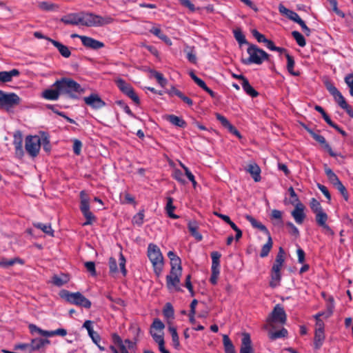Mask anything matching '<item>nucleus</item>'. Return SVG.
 <instances>
[{
	"mask_svg": "<svg viewBox=\"0 0 353 353\" xmlns=\"http://www.w3.org/2000/svg\"><path fill=\"white\" fill-rule=\"evenodd\" d=\"M52 87L59 88L61 95H66L71 99H78V95L85 92L79 83L67 77L57 80Z\"/></svg>",
	"mask_w": 353,
	"mask_h": 353,
	"instance_id": "obj_1",
	"label": "nucleus"
},
{
	"mask_svg": "<svg viewBox=\"0 0 353 353\" xmlns=\"http://www.w3.org/2000/svg\"><path fill=\"white\" fill-rule=\"evenodd\" d=\"M247 52L249 57L248 58H241V62L244 65H250L252 63L261 65L264 61H268L270 57L263 50L252 43L249 44Z\"/></svg>",
	"mask_w": 353,
	"mask_h": 353,
	"instance_id": "obj_2",
	"label": "nucleus"
},
{
	"mask_svg": "<svg viewBox=\"0 0 353 353\" xmlns=\"http://www.w3.org/2000/svg\"><path fill=\"white\" fill-rule=\"evenodd\" d=\"M148 256L152 264L155 274L159 276L164 265L163 256L159 248L155 244L150 243L148 247Z\"/></svg>",
	"mask_w": 353,
	"mask_h": 353,
	"instance_id": "obj_3",
	"label": "nucleus"
},
{
	"mask_svg": "<svg viewBox=\"0 0 353 353\" xmlns=\"http://www.w3.org/2000/svg\"><path fill=\"white\" fill-rule=\"evenodd\" d=\"M81 25L87 27H97L110 24L113 21L111 17H101L92 12H81Z\"/></svg>",
	"mask_w": 353,
	"mask_h": 353,
	"instance_id": "obj_4",
	"label": "nucleus"
},
{
	"mask_svg": "<svg viewBox=\"0 0 353 353\" xmlns=\"http://www.w3.org/2000/svg\"><path fill=\"white\" fill-rule=\"evenodd\" d=\"M59 296L61 299L70 304L83 307L86 309H90L91 307V301L79 292H70L68 290H62L59 292Z\"/></svg>",
	"mask_w": 353,
	"mask_h": 353,
	"instance_id": "obj_5",
	"label": "nucleus"
},
{
	"mask_svg": "<svg viewBox=\"0 0 353 353\" xmlns=\"http://www.w3.org/2000/svg\"><path fill=\"white\" fill-rule=\"evenodd\" d=\"M245 219L251 223L253 228H258L259 230L263 232L266 235H268V241L265 245H263L260 253V256L261 258L266 257L270 252L273 245L272 239L269 230L265 227V225L262 224L261 222H259L253 216L247 214L245 215Z\"/></svg>",
	"mask_w": 353,
	"mask_h": 353,
	"instance_id": "obj_6",
	"label": "nucleus"
},
{
	"mask_svg": "<svg viewBox=\"0 0 353 353\" xmlns=\"http://www.w3.org/2000/svg\"><path fill=\"white\" fill-rule=\"evenodd\" d=\"M286 314L283 309V307L277 304L274 307L272 312L270 314L267 319V325L265 327L267 329L268 327L274 328V324H284L286 322Z\"/></svg>",
	"mask_w": 353,
	"mask_h": 353,
	"instance_id": "obj_7",
	"label": "nucleus"
},
{
	"mask_svg": "<svg viewBox=\"0 0 353 353\" xmlns=\"http://www.w3.org/2000/svg\"><path fill=\"white\" fill-rule=\"evenodd\" d=\"M81 203L80 210L86 219V221L83 223V225H91L96 220V217L90 210L89 197L85 191L80 192Z\"/></svg>",
	"mask_w": 353,
	"mask_h": 353,
	"instance_id": "obj_8",
	"label": "nucleus"
},
{
	"mask_svg": "<svg viewBox=\"0 0 353 353\" xmlns=\"http://www.w3.org/2000/svg\"><path fill=\"white\" fill-rule=\"evenodd\" d=\"M41 146V140L38 135L27 136L26 138V150L32 158L37 157Z\"/></svg>",
	"mask_w": 353,
	"mask_h": 353,
	"instance_id": "obj_9",
	"label": "nucleus"
},
{
	"mask_svg": "<svg viewBox=\"0 0 353 353\" xmlns=\"http://www.w3.org/2000/svg\"><path fill=\"white\" fill-rule=\"evenodd\" d=\"M20 97L14 93H6L0 90V107L8 110L19 104Z\"/></svg>",
	"mask_w": 353,
	"mask_h": 353,
	"instance_id": "obj_10",
	"label": "nucleus"
},
{
	"mask_svg": "<svg viewBox=\"0 0 353 353\" xmlns=\"http://www.w3.org/2000/svg\"><path fill=\"white\" fill-rule=\"evenodd\" d=\"M182 268H171L170 274L166 276V284L168 290L175 289L180 291L179 285L180 283V276H181Z\"/></svg>",
	"mask_w": 353,
	"mask_h": 353,
	"instance_id": "obj_11",
	"label": "nucleus"
},
{
	"mask_svg": "<svg viewBox=\"0 0 353 353\" xmlns=\"http://www.w3.org/2000/svg\"><path fill=\"white\" fill-rule=\"evenodd\" d=\"M115 83L119 90L129 98H130L137 105L140 103L139 97L135 93L132 85L122 79H118Z\"/></svg>",
	"mask_w": 353,
	"mask_h": 353,
	"instance_id": "obj_12",
	"label": "nucleus"
},
{
	"mask_svg": "<svg viewBox=\"0 0 353 353\" xmlns=\"http://www.w3.org/2000/svg\"><path fill=\"white\" fill-rule=\"evenodd\" d=\"M307 131L309 132V134L312 137V138L319 143L322 147L329 153V154L332 157H336L339 156L337 153L333 152L332 148L330 145L327 143L325 137L321 134H319L314 132L312 130L306 128Z\"/></svg>",
	"mask_w": 353,
	"mask_h": 353,
	"instance_id": "obj_13",
	"label": "nucleus"
},
{
	"mask_svg": "<svg viewBox=\"0 0 353 353\" xmlns=\"http://www.w3.org/2000/svg\"><path fill=\"white\" fill-rule=\"evenodd\" d=\"M83 101L86 105L93 109H100L106 105L97 93H92L88 97H85Z\"/></svg>",
	"mask_w": 353,
	"mask_h": 353,
	"instance_id": "obj_14",
	"label": "nucleus"
},
{
	"mask_svg": "<svg viewBox=\"0 0 353 353\" xmlns=\"http://www.w3.org/2000/svg\"><path fill=\"white\" fill-rule=\"evenodd\" d=\"M82 44L87 48L92 50H99L104 47V43L101 41L96 40L92 37L87 36H79Z\"/></svg>",
	"mask_w": 353,
	"mask_h": 353,
	"instance_id": "obj_15",
	"label": "nucleus"
},
{
	"mask_svg": "<svg viewBox=\"0 0 353 353\" xmlns=\"http://www.w3.org/2000/svg\"><path fill=\"white\" fill-rule=\"evenodd\" d=\"M334 101L337 103V104L343 110H345L347 114L352 118H353V110L352 107L346 102L345 98L342 95V94L339 90L332 95Z\"/></svg>",
	"mask_w": 353,
	"mask_h": 353,
	"instance_id": "obj_16",
	"label": "nucleus"
},
{
	"mask_svg": "<svg viewBox=\"0 0 353 353\" xmlns=\"http://www.w3.org/2000/svg\"><path fill=\"white\" fill-rule=\"evenodd\" d=\"M303 210L304 205L301 203H297L294 210L292 212V216L298 224H301L305 218Z\"/></svg>",
	"mask_w": 353,
	"mask_h": 353,
	"instance_id": "obj_17",
	"label": "nucleus"
},
{
	"mask_svg": "<svg viewBox=\"0 0 353 353\" xmlns=\"http://www.w3.org/2000/svg\"><path fill=\"white\" fill-rule=\"evenodd\" d=\"M245 171L250 174L254 181H261V168L254 162L249 163L245 168Z\"/></svg>",
	"mask_w": 353,
	"mask_h": 353,
	"instance_id": "obj_18",
	"label": "nucleus"
},
{
	"mask_svg": "<svg viewBox=\"0 0 353 353\" xmlns=\"http://www.w3.org/2000/svg\"><path fill=\"white\" fill-rule=\"evenodd\" d=\"M61 21L67 25L77 26L81 24V13H70L63 16Z\"/></svg>",
	"mask_w": 353,
	"mask_h": 353,
	"instance_id": "obj_19",
	"label": "nucleus"
},
{
	"mask_svg": "<svg viewBox=\"0 0 353 353\" xmlns=\"http://www.w3.org/2000/svg\"><path fill=\"white\" fill-rule=\"evenodd\" d=\"M279 10L281 14L286 16L289 19H290L297 23H299V21L301 20V19L300 18V17L299 16V14L296 12L285 8L282 4L279 5Z\"/></svg>",
	"mask_w": 353,
	"mask_h": 353,
	"instance_id": "obj_20",
	"label": "nucleus"
},
{
	"mask_svg": "<svg viewBox=\"0 0 353 353\" xmlns=\"http://www.w3.org/2000/svg\"><path fill=\"white\" fill-rule=\"evenodd\" d=\"M240 353H253L250 336L248 333L243 334L241 339Z\"/></svg>",
	"mask_w": 353,
	"mask_h": 353,
	"instance_id": "obj_21",
	"label": "nucleus"
},
{
	"mask_svg": "<svg viewBox=\"0 0 353 353\" xmlns=\"http://www.w3.org/2000/svg\"><path fill=\"white\" fill-rule=\"evenodd\" d=\"M48 41H50L53 46L57 48L59 53L65 58H68L70 54V50H69L68 47L62 44L61 43L54 40L51 38H48Z\"/></svg>",
	"mask_w": 353,
	"mask_h": 353,
	"instance_id": "obj_22",
	"label": "nucleus"
},
{
	"mask_svg": "<svg viewBox=\"0 0 353 353\" xmlns=\"http://www.w3.org/2000/svg\"><path fill=\"white\" fill-rule=\"evenodd\" d=\"M188 228L191 235L194 237L196 241H201L203 239V236L198 232L199 223L196 221H189Z\"/></svg>",
	"mask_w": 353,
	"mask_h": 353,
	"instance_id": "obj_23",
	"label": "nucleus"
},
{
	"mask_svg": "<svg viewBox=\"0 0 353 353\" xmlns=\"http://www.w3.org/2000/svg\"><path fill=\"white\" fill-rule=\"evenodd\" d=\"M19 74L20 72L17 69H12L10 71H1L0 72V82H10L14 77H19Z\"/></svg>",
	"mask_w": 353,
	"mask_h": 353,
	"instance_id": "obj_24",
	"label": "nucleus"
},
{
	"mask_svg": "<svg viewBox=\"0 0 353 353\" xmlns=\"http://www.w3.org/2000/svg\"><path fill=\"white\" fill-rule=\"evenodd\" d=\"M13 144L14 145V147H15L16 155L19 158H21L22 157V148H21L22 134L20 131H17L14 134Z\"/></svg>",
	"mask_w": 353,
	"mask_h": 353,
	"instance_id": "obj_25",
	"label": "nucleus"
},
{
	"mask_svg": "<svg viewBox=\"0 0 353 353\" xmlns=\"http://www.w3.org/2000/svg\"><path fill=\"white\" fill-rule=\"evenodd\" d=\"M60 95L61 94L59 92V88H54V89H46L41 94V96L44 99L52 101L57 100Z\"/></svg>",
	"mask_w": 353,
	"mask_h": 353,
	"instance_id": "obj_26",
	"label": "nucleus"
},
{
	"mask_svg": "<svg viewBox=\"0 0 353 353\" xmlns=\"http://www.w3.org/2000/svg\"><path fill=\"white\" fill-rule=\"evenodd\" d=\"M42 347H43L41 339H32L30 344H23V351H28L29 353L32 351L39 350Z\"/></svg>",
	"mask_w": 353,
	"mask_h": 353,
	"instance_id": "obj_27",
	"label": "nucleus"
},
{
	"mask_svg": "<svg viewBox=\"0 0 353 353\" xmlns=\"http://www.w3.org/2000/svg\"><path fill=\"white\" fill-rule=\"evenodd\" d=\"M166 119L172 125L184 128L186 127V122L181 118L174 114H170L166 116Z\"/></svg>",
	"mask_w": 353,
	"mask_h": 353,
	"instance_id": "obj_28",
	"label": "nucleus"
},
{
	"mask_svg": "<svg viewBox=\"0 0 353 353\" xmlns=\"http://www.w3.org/2000/svg\"><path fill=\"white\" fill-rule=\"evenodd\" d=\"M38 6L41 10L47 12H56L59 8V6L58 4L52 3L50 1L39 2Z\"/></svg>",
	"mask_w": 353,
	"mask_h": 353,
	"instance_id": "obj_29",
	"label": "nucleus"
},
{
	"mask_svg": "<svg viewBox=\"0 0 353 353\" xmlns=\"http://www.w3.org/2000/svg\"><path fill=\"white\" fill-rule=\"evenodd\" d=\"M40 140H41V145L43 150L47 153L50 154L52 150V145L50 141V137L48 133L42 132L41 133Z\"/></svg>",
	"mask_w": 353,
	"mask_h": 353,
	"instance_id": "obj_30",
	"label": "nucleus"
},
{
	"mask_svg": "<svg viewBox=\"0 0 353 353\" xmlns=\"http://www.w3.org/2000/svg\"><path fill=\"white\" fill-rule=\"evenodd\" d=\"M325 340V334L324 331L315 330L314 339V348L318 350L319 349Z\"/></svg>",
	"mask_w": 353,
	"mask_h": 353,
	"instance_id": "obj_31",
	"label": "nucleus"
},
{
	"mask_svg": "<svg viewBox=\"0 0 353 353\" xmlns=\"http://www.w3.org/2000/svg\"><path fill=\"white\" fill-rule=\"evenodd\" d=\"M241 85L243 90L248 95L252 97H256L259 96V92L250 84L248 79L244 80V81L241 83Z\"/></svg>",
	"mask_w": 353,
	"mask_h": 353,
	"instance_id": "obj_32",
	"label": "nucleus"
},
{
	"mask_svg": "<svg viewBox=\"0 0 353 353\" xmlns=\"http://www.w3.org/2000/svg\"><path fill=\"white\" fill-rule=\"evenodd\" d=\"M270 276L271 280L270 281V286L272 288L279 286L281 280V272L271 270Z\"/></svg>",
	"mask_w": 353,
	"mask_h": 353,
	"instance_id": "obj_33",
	"label": "nucleus"
},
{
	"mask_svg": "<svg viewBox=\"0 0 353 353\" xmlns=\"http://www.w3.org/2000/svg\"><path fill=\"white\" fill-rule=\"evenodd\" d=\"M174 209L175 206L173 205V199L172 197H168L165 206L167 214L170 218L176 219L179 218V216L173 213Z\"/></svg>",
	"mask_w": 353,
	"mask_h": 353,
	"instance_id": "obj_34",
	"label": "nucleus"
},
{
	"mask_svg": "<svg viewBox=\"0 0 353 353\" xmlns=\"http://www.w3.org/2000/svg\"><path fill=\"white\" fill-rule=\"evenodd\" d=\"M285 57L287 59V69L288 71L293 76L297 77L300 74L299 72L294 71V60L292 56L286 53Z\"/></svg>",
	"mask_w": 353,
	"mask_h": 353,
	"instance_id": "obj_35",
	"label": "nucleus"
},
{
	"mask_svg": "<svg viewBox=\"0 0 353 353\" xmlns=\"http://www.w3.org/2000/svg\"><path fill=\"white\" fill-rule=\"evenodd\" d=\"M168 256L170 260L171 268H177L181 267L180 258L172 251H170L168 253Z\"/></svg>",
	"mask_w": 353,
	"mask_h": 353,
	"instance_id": "obj_36",
	"label": "nucleus"
},
{
	"mask_svg": "<svg viewBox=\"0 0 353 353\" xmlns=\"http://www.w3.org/2000/svg\"><path fill=\"white\" fill-rule=\"evenodd\" d=\"M233 34L235 39L237 41L240 46H241L242 44H247L249 46V44H250L246 40L245 35L243 34L240 28L234 29L233 30Z\"/></svg>",
	"mask_w": 353,
	"mask_h": 353,
	"instance_id": "obj_37",
	"label": "nucleus"
},
{
	"mask_svg": "<svg viewBox=\"0 0 353 353\" xmlns=\"http://www.w3.org/2000/svg\"><path fill=\"white\" fill-rule=\"evenodd\" d=\"M223 343L225 353H236L234 346L228 335H223Z\"/></svg>",
	"mask_w": 353,
	"mask_h": 353,
	"instance_id": "obj_38",
	"label": "nucleus"
},
{
	"mask_svg": "<svg viewBox=\"0 0 353 353\" xmlns=\"http://www.w3.org/2000/svg\"><path fill=\"white\" fill-rule=\"evenodd\" d=\"M168 331L170 332V333L172 336L173 346L174 347L175 349L178 350L180 346V343H179V335L176 332V328L173 326H169Z\"/></svg>",
	"mask_w": 353,
	"mask_h": 353,
	"instance_id": "obj_39",
	"label": "nucleus"
},
{
	"mask_svg": "<svg viewBox=\"0 0 353 353\" xmlns=\"http://www.w3.org/2000/svg\"><path fill=\"white\" fill-rule=\"evenodd\" d=\"M221 254L215 251L211 253L212 267L211 269L220 270V258Z\"/></svg>",
	"mask_w": 353,
	"mask_h": 353,
	"instance_id": "obj_40",
	"label": "nucleus"
},
{
	"mask_svg": "<svg viewBox=\"0 0 353 353\" xmlns=\"http://www.w3.org/2000/svg\"><path fill=\"white\" fill-rule=\"evenodd\" d=\"M34 227L41 230L45 234H48L51 236H54V230L52 229L50 224H43L41 223H37L34 224Z\"/></svg>",
	"mask_w": 353,
	"mask_h": 353,
	"instance_id": "obj_41",
	"label": "nucleus"
},
{
	"mask_svg": "<svg viewBox=\"0 0 353 353\" xmlns=\"http://www.w3.org/2000/svg\"><path fill=\"white\" fill-rule=\"evenodd\" d=\"M288 334V331L285 328L283 327L281 330L272 332L271 330L269 331V338L271 340H276L279 338H282L286 336Z\"/></svg>",
	"mask_w": 353,
	"mask_h": 353,
	"instance_id": "obj_42",
	"label": "nucleus"
},
{
	"mask_svg": "<svg viewBox=\"0 0 353 353\" xmlns=\"http://www.w3.org/2000/svg\"><path fill=\"white\" fill-rule=\"evenodd\" d=\"M327 215L323 211L316 213V221L319 226H323L326 224L327 221Z\"/></svg>",
	"mask_w": 353,
	"mask_h": 353,
	"instance_id": "obj_43",
	"label": "nucleus"
},
{
	"mask_svg": "<svg viewBox=\"0 0 353 353\" xmlns=\"http://www.w3.org/2000/svg\"><path fill=\"white\" fill-rule=\"evenodd\" d=\"M292 35L299 46L304 47L306 45L304 37L299 32L293 31Z\"/></svg>",
	"mask_w": 353,
	"mask_h": 353,
	"instance_id": "obj_44",
	"label": "nucleus"
},
{
	"mask_svg": "<svg viewBox=\"0 0 353 353\" xmlns=\"http://www.w3.org/2000/svg\"><path fill=\"white\" fill-rule=\"evenodd\" d=\"M17 262L19 263H22L21 259L19 258H14V259H2L0 261V266L3 267V268H8L10 266L13 265Z\"/></svg>",
	"mask_w": 353,
	"mask_h": 353,
	"instance_id": "obj_45",
	"label": "nucleus"
},
{
	"mask_svg": "<svg viewBox=\"0 0 353 353\" xmlns=\"http://www.w3.org/2000/svg\"><path fill=\"white\" fill-rule=\"evenodd\" d=\"M150 73L152 74V76L156 78L158 83L162 86L164 87L167 84L168 81L167 80L163 77V75L156 71V70H151Z\"/></svg>",
	"mask_w": 353,
	"mask_h": 353,
	"instance_id": "obj_46",
	"label": "nucleus"
},
{
	"mask_svg": "<svg viewBox=\"0 0 353 353\" xmlns=\"http://www.w3.org/2000/svg\"><path fill=\"white\" fill-rule=\"evenodd\" d=\"M173 92L188 105L191 106L193 104L192 100L190 98L185 96L180 90L174 88Z\"/></svg>",
	"mask_w": 353,
	"mask_h": 353,
	"instance_id": "obj_47",
	"label": "nucleus"
},
{
	"mask_svg": "<svg viewBox=\"0 0 353 353\" xmlns=\"http://www.w3.org/2000/svg\"><path fill=\"white\" fill-rule=\"evenodd\" d=\"M163 315L165 318L170 319L174 317V308L171 303H168L165 304L163 310Z\"/></svg>",
	"mask_w": 353,
	"mask_h": 353,
	"instance_id": "obj_48",
	"label": "nucleus"
},
{
	"mask_svg": "<svg viewBox=\"0 0 353 353\" xmlns=\"http://www.w3.org/2000/svg\"><path fill=\"white\" fill-rule=\"evenodd\" d=\"M144 219V211H139L136 215L133 216L132 223L138 226L142 225Z\"/></svg>",
	"mask_w": 353,
	"mask_h": 353,
	"instance_id": "obj_49",
	"label": "nucleus"
},
{
	"mask_svg": "<svg viewBox=\"0 0 353 353\" xmlns=\"http://www.w3.org/2000/svg\"><path fill=\"white\" fill-rule=\"evenodd\" d=\"M310 208L315 214L323 211L321 203L314 198H312L310 201Z\"/></svg>",
	"mask_w": 353,
	"mask_h": 353,
	"instance_id": "obj_50",
	"label": "nucleus"
},
{
	"mask_svg": "<svg viewBox=\"0 0 353 353\" xmlns=\"http://www.w3.org/2000/svg\"><path fill=\"white\" fill-rule=\"evenodd\" d=\"M314 109L322 115L323 119L329 125H331V123L333 121L331 120L330 117L327 115V114L325 112V110L321 106L316 105H315Z\"/></svg>",
	"mask_w": 353,
	"mask_h": 353,
	"instance_id": "obj_51",
	"label": "nucleus"
},
{
	"mask_svg": "<svg viewBox=\"0 0 353 353\" xmlns=\"http://www.w3.org/2000/svg\"><path fill=\"white\" fill-rule=\"evenodd\" d=\"M164 327L165 325L159 319H154L151 325L150 330L154 331L155 330L162 331L164 329Z\"/></svg>",
	"mask_w": 353,
	"mask_h": 353,
	"instance_id": "obj_52",
	"label": "nucleus"
},
{
	"mask_svg": "<svg viewBox=\"0 0 353 353\" xmlns=\"http://www.w3.org/2000/svg\"><path fill=\"white\" fill-rule=\"evenodd\" d=\"M109 268L110 273L112 275L119 272V270L117 268V263L116 259L114 257H110L109 259Z\"/></svg>",
	"mask_w": 353,
	"mask_h": 353,
	"instance_id": "obj_53",
	"label": "nucleus"
},
{
	"mask_svg": "<svg viewBox=\"0 0 353 353\" xmlns=\"http://www.w3.org/2000/svg\"><path fill=\"white\" fill-rule=\"evenodd\" d=\"M119 263L120 270H121L122 274L125 276L127 274V270L125 268V259L121 252H120V254H119Z\"/></svg>",
	"mask_w": 353,
	"mask_h": 353,
	"instance_id": "obj_54",
	"label": "nucleus"
},
{
	"mask_svg": "<svg viewBox=\"0 0 353 353\" xmlns=\"http://www.w3.org/2000/svg\"><path fill=\"white\" fill-rule=\"evenodd\" d=\"M190 76L191 77L192 80L202 89L204 90L205 88L207 87L205 83L202 79L196 76L193 71H191L190 72Z\"/></svg>",
	"mask_w": 353,
	"mask_h": 353,
	"instance_id": "obj_55",
	"label": "nucleus"
},
{
	"mask_svg": "<svg viewBox=\"0 0 353 353\" xmlns=\"http://www.w3.org/2000/svg\"><path fill=\"white\" fill-rule=\"evenodd\" d=\"M345 82L350 88V94L353 97V74H348L345 77Z\"/></svg>",
	"mask_w": 353,
	"mask_h": 353,
	"instance_id": "obj_56",
	"label": "nucleus"
},
{
	"mask_svg": "<svg viewBox=\"0 0 353 353\" xmlns=\"http://www.w3.org/2000/svg\"><path fill=\"white\" fill-rule=\"evenodd\" d=\"M330 3V6L332 8L333 11L339 16L341 17H344V13L340 10L337 7V1L336 0H327Z\"/></svg>",
	"mask_w": 353,
	"mask_h": 353,
	"instance_id": "obj_57",
	"label": "nucleus"
},
{
	"mask_svg": "<svg viewBox=\"0 0 353 353\" xmlns=\"http://www.w3.org/2000/svg\"><path fill=\"white\" fill-rule=\"evenodd\" d=\"M216 118L218 121L221 122L222 125L225 128H228L232 124L230 123V121L223 115H221L219 113H216Z\"/></svg>",
	"mask_w": 353,
	"mask_h": 353,
	"instance_id": "obj_58",
	"label": "nucleus"
},
{
	"mask_svg": "<svg viewBox=\"0 0 353 353\" xmlns=\"http://www.w3.org/2000/svg\"><path fill=\"white\" fill-rule=\"evenodd\" d=\"M180 3L188 8L191 12H195L197 10H199V8H196L194 5L190 1V0H179Z\"/></svg>",
	"mask_w": 353,
	"mask_h": 353,
	"instance_id": "obj_59",
	"label": "nucleus"
},
{
	"mask_svg": "<svg viewBox=\"0 0 353 353\" xmlns=\"http://www.w3.org/2000/svg\"><path fill=\"white\" fill-rule=\"evenodd\" d=\"M325 86L326 89L329 91L330 94L334 95L339 90L335 87V85L329 80L324 81Z\"/></svg>",
	"mask_w": 353,
	"mask_h": 353,
	"instance_id": "obj_60",
	"label": "nucleus"
},
{
	"mask_svg": "<svg viewBox=\"0 0 353 353\" xmlns=\"http://www.w3.org/2000/svg\"><path fill=\"white\" fill-rule=\"evenodd\" d=\"M173 177L181 184L186 183L183 172L180 170H175L173 173Z\"/></svg>",
	"mask_w": 353,
	"mask_h": 353,
	"instance_id": "obj_61",
	"label": "nucleus"
},
{
	"mask_svg": "<svg viewBox=\"0 0 353 353\" xmlns=\"http://www.w3.org/2000/svg\"><path fill=\"white\" fill-rule=\"evenodd\" d=\"M335 188L340 192V193L342 194L344 199L347 201H348V192L345 188V187L343 185V183L341 182L337 185L335 186Z\"/></svg>",
	"mask_w": 353,
	"mask_h": 353,
	"instance_id": "obj_62",
	"label": "nucleus"
},
{
	"mask_svg": "<svg viewBox=\"0 0 353 353\" xmlns=\"http://www.w3.org/2000/svg\"><path fill=\"white\" fill-rule=\"evenodd\" d=\"M252 36L257 40L259 43H263L265 41H266L265 37L260 33L257 30L253 29L251 31Z\"/></svg>",
	"mask_w": 353,
	"mask_h": 353,
	"instance_id": "obj_63",
	"label": "nucleus"
},
{
	"mask_svg": "<svg viewBox=\"0 0 353 353\" xmlns=\"http://www.w3.org/2000/svg\"><path fill=\"white\" fill-rule=\"evenodd\" d=\"M284 255H285L284 250L283 249V248L280 247L274 262H276V263H281L283 265L284 261H285Z\"/></svg>",
	"mask_w": 353,
	"mask_h": 353,
	"instance_id": "obj_64",
	"label": "nucleus"
}]
</instances>
